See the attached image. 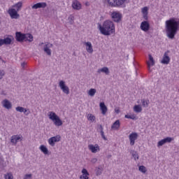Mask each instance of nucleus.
I'll list each match as a JSON object with an SVG mask.
<instances>
[{"mask_svg":"<svg viewBox=\"0 0 179 179\" xmlns=\"http://www.w3.org/2000/svg\"><path fill=\"white\" fill-rule=\"evenodd\" d=\"M165 30L168 38L173 40L179 30V19L172 17L166 20L165 22Z\"/></svg>","mask_w":179,"mask_h":179,"instance_id":"obj_1","label":"nucleus"},{"mask_svg":"<svg viewBox=\"0 0 179 179\" xmlns=\"http://www.w3.org/2000/svg\"><path fill=\"white\" fill-rule=\"evenodd\" d=\"M99 30L103 36H110L115 33V25L111 20H106L102 25H99Z\"/></svg>","mask_w":179,"mask_h":179,"instance_id":"obj_2","label":"nucleus"},{"mask_svg":"<svg viewBox=\"0 0 179 179\" xmlns=\"http://www.w3.org/2000/svg\"><path fill=\"white\" fill-rule=\"evenodd\" d=\"M48 117L53 122L54 124L56 127H61L63 124L62 120L59 118V116H57L55 112L50 111L48 113Z\"/></svg>","mask_w":179,"mask_h":179,"instance_id":"obj_3","label":"nucleus"},{"mask_svg":"<svg viewBox=\"0 0 179 179\" xmlns=\"http://www.w3.org/2000/svg\"><path fill=\"white\" fill-rule=\"evenodd\" d=\"M109 6H122L125 2H129V0H105Z\"/></svg>","mask_w":179,"mask_h":179,"instance_id":"obj_4","label":"nucleus"},{"mask_svg":"<svg viewBox=\"0 0 179 179\" xmlns=\"http://www.w3.org/2000/svg\"><path fill=\"white\" fill-rule=\"evenodd\" d=\"M110 16L113 22H115L116 23L121 22V19H122V14H121L120 11L110 12Z\"/></svg>","mask_w":179,"mask_h":179,"instance_id":"obj_5","label":"nucleus"},{"mask_svg":"<svg viewBox=\"0 0 179 179\" xmlns=\"http://www.w3.org/2000/svg\"><path fill=\"white\" fill-rule=\"evenodd\" d=\"M59 87L61 89L63 93H64V94H69L70 93L69 87L66 85V84L65 83V81L60 80L59 82Z\"/></svg>","mask_w":179,"mask_h":179,"instance_id":"obj_6","label":"nucleus"},{"mask_svg":"<svg viewBox=\"0 0 179 179\" xmlns=\"http://www.w3.org/2000/svg\"><path fill=\"white\" fill-rule=\"evenodd\" d=\"M23 141V136L21 134L19 135H13L10 138V143H12L13 146H16L17 145V142Z\"/></svg>","mask_w":179,"mask_h":179,"instance_id":"obj_7","label":"nucleus"},{"mask_svg":"<svg viewBox=\"0 0 179 179\" xmlns=\"http://www.w3.org/2000/svg\"><path fill=\"white\" fill-rule=\"evenodd\" d=\"M17 12L15 8H9L8 10V13L10 15L11 19H19L20 17V15Z\"/></svg>","mask_w":179,"mask_h":179,"instance_id":"obj_8","label":"nucleus"},{"mask_svg":"<svg viewBox=\"0 0 179 179\" xmlns=\"http://www.w3.org/2000/svg\"><path fill=\"white\" fill-rule=\"evenodd\" d=\"M59 141H61V136L57 135L50 138L48 139V143L50 146H55V143H57V142H59Z\"/></svg>","mask_w":179,"mask_h":179,"instance_id":"obj_9","label":"nucleus"},{"mask_svg":"<svg viewBox=\"0 0 179 179\" xmlns=\"http://www.w3.org/2000/svg\"><path fill=\"white\" fill-rule=\"evenodd\" d=\"M138 133L136 132H132L131 134H129V139L131 146H134V145H135V141L138 139Z\"/></svg>","mask_w":179,"mask_h":179,"instance_id":"obj_10","label":"nucleus"},{"mask_svg":"<svg viewBox=\"0 0 179 179\" xmlns=\"http://www.w3.org/2000/svg\"><path fill=\"white\" fill-rule=\"evenodd\" d=\"M169 51L164 52L162 60L161 61V63L164 64V65H169V64H170V57H169Z\"/></svg>","mask_w":179,"mask_h":179,"instance_id":"obj_11","label":"nucleus"},{"mask_svg":"<svg viewBox=\"0 0 179 179\" xmlns=\"http://www.w3.org/2000/svg\"><path fill=\"white\" fill-rule=\"evenodd\" d=\"M171 141H173V138L166 137L158 142L157 147L160 148V146H163V145H165V143H170Z\"/></svg>","mask_w":179,"mask_h":179,"instance_id":"obj_12","label":"nucleus"},{"mask_svg":"<svg viewBox=\"0 0 179 179\" xmlns=\"http://www.w3.org/2000/svg\"><path fill=\"white\" fill-rule=\"evenodd\" d=\"M44 8H47V3L45 2L37 3L31 6V9H44Z\"/></svg>","mask_w":179,"mask_h":179,"instance_id":"obj_13","label":"nucleus"},{"mask_svg":"<svg viewBox=\"0 0 179 179\" xmlns=\"http://www.w3.org/2000/svg\"><path fill=\"white\" fill-rule=\"evenodd\" d=\"M88 149L92 152V153H97L100 150V146L97 144L93 145L90 144L88 145Z\"/></svg>","mask_w":179,"mask_h":179,"instance_id":"obj_14","label":"nucleus"},{"mask_svg":"<svg viewBox=\"0 0 179 179\" xmlns=\"http://www.w3.org/2000/svg\"><path fill=\"white\" fill-rule=\"evenodd\" d=\"M15 110L17 113H24V115H29L30 114V109H27L22 106L16 107Z\"/></svg>","mask_w":179,"mask_h":179,"instance_id":"obj_15","label":"nucleus"},{"mask_svg":"<svg viewBox=\"0 0 179 179\" xmlns=\"http://www.w3.org/2000/svg\"><path fill=\"white\" fill-rule=\"evenodd\" d=\"M72 8L75 10H80L82 9V3L78 0H74L72 2Z\"/></svg>","mask_w":179,"mask_h":179,"instance_id":"obj_16","label":"nucleus"},{"mask_svg":"<svg viewBox=\"0 0 179 179\" xmlns=\"http://www.w3.org/2000/svg\"><path fill=\"white\" fill-rule=\"evenodd\" d=\"M141 29L143 31H149V29H150V24L148 21H143L141 24Z\"/></svg>","mask_w":179,"mask_h":179,"instance_id":"obj_17","label":"nucleus"},{"mask_svg":"<svg viewBox=\"0 0 179 179\" xmlns=\"http://www.w3.org/2000/svg\"><path fill=\"white\" fill-rule=\"evenodd\" d=\"M50 48H52V43H47L43 48V51L47 55H51V49Z\"/></svg>","mask_w":179,"mask_h":179,"instance_id":"obj_18","label":"nucleus"},{"mask_svg":"<svg viewBox=\"0 0 179 179\" xmlns=\"http://www.w3.org/2000/svg\"><path fill=\"white\" fill-rule=\"evenodd\" d=\"M25 36H26V34H22V32L15 33V38L17 41H19V43H22V41H24Z\"/></svg>","mask_w":179,"mask_h":179,"instance_id":"obj_19","label":"nucleus"},{"mask_svg":"<svg viewBox=\"0 0 179 179\" xmlns=\"http://www.w3.org/2000/svg\"><path fill=\"white\" fill-rule=\"evenodd\" d=\"M1 104L4 108H6V110H10V108H12V103L8 99H3L1 101Z\"/></svg>","mask_w":179,"mask_h":179,"instance_id":"obj_20","label":"nucleus"},{"mask_svg":"<svg viewBox=\"0 0 179 179\" xmlns=\"http://www.w3.org/2000/svg\"><path fill=\"white\" fill-rule=\"evenodd\" d=\"M99 107L103 115H106L108 111V108H107V106H106V103H104V102H101L99 103Z\"/></svg>","mask_w":179,"mask_h":179,"instance_id":"obj_21","label":"nucleus"},{"mask_svg":"<svg viewBox=\"0 0 179 179\" xmlns=\"http://www.w3.org/2000/svg\"><path fill=\"white\" fill-rule=\"evenodd\" d=\"M85 45H86V50L89 54H93V45H92L91 42H85Z\"/></svg>","mask_w":179,"mask_h":179,"instance_id":"obj_22","label":"nucleus"},{"mask_svg":"<svg viewBox=\"0 0 179 179\" xmlns=\"http://www.w3.org/2000/svg\"><path fill=\"white\" fill-rule=\"evenodd\" d=\"M22 6H23V2L20 1V2H17L15 4H14L12 6V9H15V10L19 12V10H20L22 9Z\"/></svg>","mask_w":179,"mask_h":179,"instance_id":"obj_23","label":"nucleus"},{"mask_svg":"<svg viewBox=\"0 0 179 179\" xmlns=\"http://www.w3.org/2000/svg\"><path fill=\"white\" fill-rule=\"evenodd\" d=\"M149 59L150 62H148L147 64L148 71H150V66H155V59H153V57L152 56V55H149Z\"/></svg>","mask_w":179,"mask_h":179,"instance_id":"obj_24","label":"nucleus"},{"mask_svg":"<svg viewBox=\"0 0 179 179\" xmlns=\"http://www.w3.org/2000/svg\"><path fill=\"white\" fill-rule=\"evenodd\" d=\"M83 175L80 176V179H89V172L86 169L82 170Z\"/></svg>","mask_w":179,"mask_h":179,"instance_id":"obj_25","label":"nucleus"},{"mask_svg":"<svg viewBox=\"0 0 179 179\" xmlns=\"http://www.w3.org/2000/svg\"><path fill=\"white\" fill-rule=\"evenodd\" d=\"M4 41V44L6 45H9L12 43V41H13V36H8L3 39Z\"/></svg>","mask_w":179,"mask_h":179,"instance_id":"obj_26","label":"nucleus"},{"mask_svg":"<svg viewBox=\"0 0 179 179\" xmlns=\"http://www.w3.org/2000/svg\"><path fill=\"white\" fill-rule=\"evenodd\" d=\"M101 72L106 73V75H109L110 70L108 69V67L105 66L98 70V73H101Z\"/></svg>","mask_w":179,"mask_h":179,"instance_id":"obj_27","label":"nucleus"},{"mask_svg":"<svg viewBox=\"0 0 179 179\" xmlns=\"http://www.w3.org/2000/svg\"><path fill=\"white\" fill-rule=\"evenodd\" d=\"M120 125L121 124L120 123V121L117 120L111 126V129H115V130L120 129Z\"/></svg>","mask_w":179,"mask_h":179,"instance_id":"obj_28","label":"nucleus"},{"mask_svg":"<svg viewBox=\"0 0 179 179\" xmlns=\"http://www.w3.org/2000/svg\"><path fill=\"white\" fill-rule=\"evenodd\" d=\"M24 41L31 43L33 41V35H31V34H25Z\"/></svg>","mask_w":179,"mask_h":179,"instance_id":"obj_29","label":"nucleus"},{"mask_svg":"<svg viewBox=\"0 0 179 179\" xmlns=\"http://www.w3.org/2000/svg\"><path fill=\"white\" fill-rule=\"evenodd\" d=\"M148 7H143L142 8V13L143 15V18L145 20H148Z\"/></svg>","mask_w":179,"mask_h":179,"instance_id":"obj_30","label":"nucleus"},{"mask_svg":"<svg viewBox=\"0 0 179 179\" xmlns=\"http://www.w3.org/2000/svg\"><path fill=\"white\" fill-rule=\"evenodd\" d=\"M40 150L43 152V155H48V148H47V147H45V145H41L39 147Z\"/></svg>","mask_w":179,"mask_h":179,"instance_id":"obj_31","label":"nucleus"},{"mask_svg":"<svg viewBox=\"0 0 179 179\" xmlns=\"http://www.w3.org/2000/svg\"><path fill=\"white\" fill-rule=\"evenodd\" d=\"M133 110L134 113H142V106L141 105H135Z\"/></svg>","mask_w":179,"mask_h":179,"instance_id":"obj_32","label":"nucleus"},{"mask_svg":"<svg viewBox=\"0 0 179 179\" xmlns=\"http://www.w3.org/2000/svg\"><path fill=\"white\" fill-rule=\"evenodd\" d=\"M141 103H142V106H143V107H144V108L149 107V100L148 99H141Z\"/></svg>","mask_w":179,"mask_h":179,"instance_id":"obj_33","label":"nucleus"},{"mask_svg":"<svg viewBox=\"0 0 179 179\" xmlns=\"http://www.w3.org/2000/svg\"><path fill=\"white\" fill-rule=\"evenodd\" d=\"M131 155L135 162H136V160H139V154H138L136 151H132Z\"/></svg>","mask_w":179,"mask_h":179,"instance_id":"obj_34","label":"nucleus"},{"mask_svg":"<svg viewBox=\"0 0 179 179\" xmlns=\"http://www.w3.org/2000/svg\"><path fill=\"white\" fill-rule=\"evenodd\" d=\"M97 91L96 90V89L94 88H91L89 91H88V95L90 96L91 97H93L94 96V94H96V92Z\"/></svg>","mask_w":179,"mask_h":179,"instance_id":"obj_35","label":"nucleus"},{"mask_svg":"<svg viewBox=\"0 0 179 179\" xmlns=\"http://www.w3.org/2000/svg\"><path fill=\"white\" fill-rule=\"evenodd\" d=\"M69 24H73L75 23V17L73 15H70L68 17Z\"/></svg>","mask_w":179,"mask_h":179,"instance_id":"obj_36","label":"nucleus"},{"mask_svg":"<svg viewBox=\"0 0 179 179\" xmlns=\"http://www.w3.org/2000/svg\"><path fill=\"white\" fill-rule=\"evenodd\" d=\"M138 170L139 171H141V173H143V174H145V173H146V171H148V169H146V166L142 165V166H140L138 167Z\"/></svg>","mask_w":179,"mask_h":179,"instance_id":"obj_37","label":"nucleus"},{"mask_svg":"<svg viewBox=\"0 0 179 179\" xmlns=\"http://www.w3.org/2000/svg\"><path fill=\"white\" fill-rule=\"evenodd\" d=\"M87 120L89 121H91V122H94V121H95V120H96V117L92 114H88Z\"/></svg>","mask_w":179,"mask_h":179,"instance_id":"obj_38","label":"nucleus"},{"mask_svg":"<svg viewBox=\"0 0 179 179\" xmlns=\"http://www.w3.org/2000/svg\"><path fill=\"white\" fill-rule=\"evenodd\" d=\"M124 118H127L129 120H136V116L134 114L132 115H125Z\"/></svg>","mask_w":179,"mask_h":179,"instance_id":"obj_39","label":"nucleus"},{"mask_svg":"<svg viewBox=\"0 0 179 179\" xmlns=\"http://www.w3.org/2000/svg\"><path fill=\"white\" fill-rule=\"evenodd\" d=\"M4 178L5 179H13V175H12V173H7L6 175H5Z\"/></svg>","mask_w":179,"mask_h":179,"instance_id":"obj_40","label":"nucleus"},{"mask_svg":"<svg viewBox=\"0 0 179 179\" xmlns=\"http://www.w3.org/2000/svg\"><path fill=\"white\" fill-rule=\"evenodd\" d=\"M103 173V171L101 170V169L100 168H98L96 169V176H101V173Z\"/></svg>","mask_w":179,"mask_h":179,"instance_id":"obj_41","label":"nucleus"},{"mask_svg":"<svg viewBox=\"0 0 179 179\" xmlns=\"http://www.w3.org/2000/svg\"><path fill=\"white\" fill-rule=\"evenodd\" d=\"M5 76V71L0 69V79H3Z\"/></svg>","mask_w":179,"mask_h":179,"instance_id":"obj_42","label":"nucleus"},{"mask_svg":"<svg viewBox=\"0 0 179 179\" xmlns=\"http://www.w3.org/2000/svg\"><path fill=\"white\" fill-rule=\"evenodd\" d=\"M101 138H103V141H107V137H106V136L104 135V130L100 131Z\"/></svg>","mask_w":179,"mask_h":179,"instance_id":"obj_43","label":"nucleus"},{"mask_svg":"<svg viewBox=\"0 0 179 179\" xmlns=\"http://www.w3.org/2000/svg\"><path fill=\"white\" fill-rule=\"evenodd\" d=\"M32 175L31 174H26L23 179H31Z\"/></svg>","mask_w":179,"mask_h":179,"instance_id":"obj_44","label":"nucleus"},{"mask_svg":"<svg viewBox=\"0 0 179 179\" xmlns=\"http://www.w3.org/2000/svg\"><path fill=\"white\" fill-rule=\"evenodd\" d=\"M91 163H93L94 164V163H97V158H92L91 159Z\"/></svg>","mask_w":179,"mask_h":179,"instance_id":"obj_45","label":"nucleus"},{"mask_svg":"<svg viewBox=\"0 0 179 179\" xmlns=\"http://www.w3.org/2000/svg\"><path fill=\"white\" fill-rule=\"evenodd\" d=\"M5 44L3 39L0 38V47H2Z\"/></svg>","mask_w":179,"mask_h":179,"instance_id":"obj_46","label":"nucleus"},{"mask_svg":"<svg viewBox=\"0 0 179 179\" xmlns=\"http://www.w3.org/2000/svg\"><path fill=\"white\" fill-rule=\"evenodd\" d=\"M99 130L100 131V132H101V131H104V128H103V126L101 124L99 125Z\"/></svg>","mask_w":179,"mask_h":179,"instance_id":"obj_47","label":"nucleus"},{"mask_svg":"<svg viewBox=\"0 0 179 179\" xmlns=\"http://www.w3.org/2000/svg\"><path fill=\"white\" fill-rule=\"evenodd\" d=\"M27 63L26 62H23L21 64V66H22L23 68H24V66H26Z\"/></svg>","mask_w":179,"mask_h":179,"instance_id":"obj_48","label":"nucleus"},{"mask_svg":"<svg viewBox=\"0 0 179 179\" xmlns=\"http://www.w3.org/2000/svg\"><path fill=\"white\" fill-rule=\"evenodd\" d=\"M43 44H44V43H41L40 44V45H43Z\"/></svg>","mask_w":179,"mask_h":179,"instance_id":"obj_49","label":"nucleus"},{"mask_svg":"<svg viewBox=\"0 0 179 179\" xmlns=\"http://www.w3.org/2000/svg\"><path fill=\"white\" fill-rule=\"evenodd\" d=\"M0 24H1V22H0Z\"/></svg>","mask_w":179,"mask_h":179,"instance_id":"obj_50","label":"nucleus"}]
</instances>
